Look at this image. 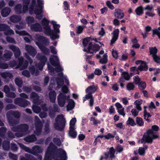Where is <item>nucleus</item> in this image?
<instances>
[{"instance_id": "60", "label": "nucleus", "mask_w": 160, "mask_h": 160, "mask_svg": "<svg viewBox=\"0 0 160 160\" xmlns=\"http://www.w3.org/2000/svg\"><path fill=\"white\" fill-rule=\"evenodd\" d=\"M128 99L127 97H124L121 98V101L123 104L125 105H127L128 104Z\"/></svg>"}, {"instance_id": "13", "label": "nucleus", "mask_w": 160, "mask_h": 160, "mask_svg": "<svg viewBox=\"0 0 160 160\" xmlns=\"http://www.w3.org/2000/svg\"><path fill=\"white\" fill-rule=\"evenodd\" d=\"M25 27V24L23 23H20L19 25H17L16 26V29H15V31L17 34L22 36H27L26 37H25L24 38V40L27 42H29L30 41V39L31 38V36L29 35L28 33L26 32L25 31H18V29L19 30Z\"/></svg>"}, {"instance_id": "45", "label": "nucleus", "mask_w": 160, "mask_h": 160, "mask_svg": "<svg viewBox=\"0 0 160 160\" xmlns=\"http://www.w3.org/2000/svg\"><path fill=\"white\" fill-rule=\"evenodd\" d=\"M114 153L115 151L113 148L112 147L110 148L107 158H114Z\"/></svg>"}, {"instance_id": "52", "label": "nucleus", "mask_w": 160, "mask_h": 160, "mask_svg": "<svg viewBox=\"0 0 160 160\" xmlns=\"http://www.w3.org/2000/svg\"><path fill=\"white\" fill-rule=\"evenodd\" d=\"M134 87L135 86L132 83H129L127 85L126 88L128 90L131 91L133 90Z\"/></svg>"}, {"instance_id": "32", "label": "nucleus", "mask_w": 160, "mask_h": 160, "mask_svg": "<svg viewBox=\"0 0 160 160\" xmlns=\"http://www.w3.org/2000/svg\"><path fill=\"white\" fill-rule=\"evenodd\" d=\"M11 12V9L8 7H6L3 9L1 12V15L4 17H7L10 14Z\"/></svg>"}, {"instance_id": "23", "label": "nucleus", "mask_w": 160, "mask_h": 160, "mask_svg": "<svg viewBox=\"0 0 160 160\" xmlns=\"http://www.w3.org/2000/svg\"><path fill=\"white\" fill-rule=\"evenodd\" d=\"M55 146L52 142L50 143L47 150L45 153L44 160H51L50 157L51 154V152L53 149L54 148Z\"/></svg>"}, {"instance_id": "63", "label": "nucleus", "mask_w": 160, "mask_h": 160, "mask_svg": "<svg viewBox=\"0 0 160 160\" xmlns=\"http://www.w3.org/2000/svg\"><path fill=\"white\" fill-rule=\"evenodd\" d=\"M25 157H22L20 159V160H32V157L28 155H25Z\"/></svg>"}, {"instance_id": "42", "label": "nucleus", "mask_w": 160, "mask_h": 160, "mask_svg": "<svg viewBox=\"0 0 160 160\" xmlns=\"http://www.w3.org/2000/svg\"><path fill=\"white\" fill-rule=\"evenodd\" d=\"M36 138L34 135H32L31 136H28L25 138L24 140L26 142H31L35 141Z\"/></svg>"}, {"instance_id": "6", "label": "nucleus", "mask_w": 160, "mask_h": 160, "mask_svg": "<svg viewBox=\"0 0 160 160\" xmlns=\"http://www.w3.org/2000/svg\"><path fill=\"white\" fill-rule=\"evenodd\" d=\"M91 39L90 38H87L83 39V43L84 47L83 51L87 52L88 53L92 54L95 53L99 49V47L97 44L92 45L90 42Z\"/></svg>"}, {"instance_id": "44", "label": "nucleus", "mask_w": 160, "mask_h": 160, "mask_svg": "<svg viewBox=\"0 0 160 160\" xmlns=\"http://www.w3.org/2000/svg\"><path fill=\"white\" fill-rule=\"evenodd\" d=\"M127 123L128 125H129L132 126H135L136 124L134 120L131 118H129L127 122Z\"/></svg>"}, {"instance_id": "2", "label": "nucleus", "mask_w": 160, "mask_h": 160, "mask_svg": "<svg viewBox=\"0 0 160 160\" xmlns=\"http://www.w3.org/2000/svg\"><path fill=\"white\" fill-rule=\"evenodd\" d=\"M37 3L35 0H32L29 8V13L32 14L33 12L36 15V17L41 19L43 17V3L42 0H37Z\"/></svg>"}, {"instance_id": "58", "label": "nucleus", "mask_w": 160, "mask_h": 160, "mask_svg": "<svg viewBox=\"0 0 160 160\" xmlns=\"http://www.w3.org/2000/svg\"><path fill=\"white\" fill-rule=\"evenodd\" d=\"M146 83L144 82H141L139 84L138 87L140 89L142 90L144 89L146 87Z\"/></svg>"}, {"instance_id": "46", "label": "nucleus", "mask_w": 160, "mask_h": 160, "mask_svg": "<svg viewBox=\"0 0 160 160\" xmlns=\"http://www.w3.org/2000/svg\"><path fill=\"white\" fill-rule=\"evenodd\" d=\"M136 14L138 15H141L143 13V10L142 6L138 7L135 10Z\"/></svg>"}, {"instance_id": "39", "label": "nucleus", "mask_w": 160, "mask_h": 160, "mask_svg": "<svg viewBox=\"0 0 160 160\" xmlns=\"http://www.w3.org/2000/svg\"><path fill=\"white\" fill-rule=\"evenodd\" d=\"M10 20L13 22H16L19 21L21 19V18L19 16L13 15L10 18Z\"/></svg>"}, {"instance_id": "8", "label": "nucleus", "mask_w": 160, "mask_h": 160, "mask_svg": "<svg viewBox=\"0 0 160 160\" xmlns=\"http://www.w3.org/2000/svg\"><path fill=\"white\" fill-rule=\"evenodd\" d=\"M50 62L52 66L57 67L56 68L54 69L52 66H50L48 63V68L50 71L49 72L51 75H53L54 71H56V72H59L63 70V69L59 65L58 58L57 56H53V57L50 58Z\"/></svg>"}, {"instance_id": "48", "label": "nucleus", "mask_w": 160, "mask_h": 160, "mask_svg": "<svg viewBox=\"0 0 160 160\" xmlns=\"http://www.w3.org/2000/svg\"><path fill=\"white\" fill-rule=\"evenodd\" d=\"M144 119L147 121L149 122L151 115H150L149 113L146 112V110H144Z\"/></svg>"}, {"instance_id": "24", "label": "nucleus", "mask_w": 160, "mask_h": 160, "mask_svg": "<svg viewBox=\"0 0 160 160\" xmlns=\"http://www.w3.org/2000/svg\"><path fill=\"white\" fill-rule=\"evenodd\" d=\"M25 49L28 54L33 57L35 56L37 52L36 50L30 45H26Z\"/></svg>"}, {"instance_id": "19", "label": "nucleus", "mask_w": 160, "mask_h": 160, "mask_svg": "<svg viewBox=\"0 0 160 160\" xmlns=\"http://www.w3.org/2000/svg\"><path fill=\"white\" fill-rule=\"evenodd\" d=\"M14 102L19 106L22 107H26L30 103L28 101L22 99L21 98H16Z\"/></svg>"}, {"instance_id": "64", "label": "nucleus", "mask_w": 160, "mask_h": 160, "mask_svg": "<svg viewBox=\"0 0 160 160\" xmlns=\"http://www.w3.org/2000/svg\"><path fill=\"white\" fill-rule=\"evenodd\" d=\"M133 79L135 84H138L140 83V79L138 76L134 77Z\"/></svg>"}, {"instance_id": "9", "label": "nucleus", "mask_w": 160, "mask_h": 160, "mask_svg": "<svg viewBox=\"0 0 160 160\" xmlns=\"http://www.w3.org/2000/svg\"><path fill=\"white\" fill-rule=\"evenodd\" d=\"M63 93H60L58 97V105L61 107H63L66 102V100L70 98L69 95L66 96L65 94L68 93V89L66 85H63L62 88Z\"/></svg>"}, {"instance_id": "25", "label": "nucleus", "mask_w": 160, "mask_h": 160, "mask_svg": "<svg viewBox=\"0 0 160 160\" xmlns=\"http://www.w3.org/2000/svg\"><path fill=\"white\" fill-rule=\"evenodd\" d=\"M136 63L137 64H140L138 68V70L140 71H146L148 69L147 66L144 62L141 60H137L136 61Z\"/></svg>"}, {"instance_id": "5", "label": "nucleus", "mask_w": 160, "mask_h": 160, "mask_svg": "<svg viewBox=\"0 0 160 160\" xmlns=\"http://www.w3.org/2000/svg\"><path fill=\"white\" fill-rule=\"evenodd\" d=\"M35 42L42 52L46 54L49 53V49L43 46V45H46L49 44V41L48 39L44 38L42 36L37 35Z\"/></svg>"}, {"instance_id": "22", "label": "nucleus", "mask_w": 160, "mask_h": 160, "mask_svg": "<svg viewBox=\"0 0 160 160\" xmlns=\"http://www.w3.org/2000/svg\"><path fill=\"white\" fill-rule=\"evenodd\" d=\"M5 54H4L3 56H2V52L0 51V59L8 61L9 60L12 55V53L8 50H6L5 51Z\"/></svg>"}, {"instance_id": "7", "label": "nucleus", "mask_w": 160, "mask_h": 160, "mask_svg": "<svg viewBox=\"0 0 160 160\" xmlns=\"http://www.w3.org/2000/svg\"><path fill=\"white\" fill-rule=\"evenodd\" d=\"M30 98V99L33 101L34 103V105L32 107V108L33 111L35 113H38L41 110V109L39 107L37 106V105H40L44 111H47L48 109L46 107V105H41L40 103H39L40 102V101L38 100V96L36 93L34 92L32 93Z\"/></svg>"}, {"instance_id": "31", "label": "nucleus", "mask_w": 160, "mask_h": 160, "mask_svg": "<svg viewBox=\"0 0 160 160\" xmlns=\"http://www.w3.org/2000/svg\"><path fill=\"white\" fill-rule=\"evenodd\" d=\"M32 30L35 31H42V28L40 25L38 23L32 25L31 26Z\"/></svg>"}, {"instance_id": "3", "label": "nucleus", "mask_w": 160, "mask_h": 160, "mask_svg": "<svg viewBox=\"0 0 160 160\" xmlns=\"http://www.w3.org/2000/svg\"><path fill=\"white\" fill-rule=\"evenodd\" d=\"M159 129L158 127L156 125H153L151 129L148 130L145 133L141 140L142 143L147 142L152 143L154 139H156L159 137L157 134L154 133L153 131H157Z\"/></svg>"}, {"instance_id": "57", "label": "nucleus", "mask_w": 160, "mask_h": 160, "mask_svg": "<svg viewBox=\"0 0 160 160\" xmlns=\"http://www.w3.org/2000/svg\"><path fill=\"white\" fill-rule=\"evenodd\" d=\"M137 109L135 108L132 109L131 111V112L132 115L134 117L137 116L138 113L139 111Z\"/></svg>"}, {"instance_id": "38", "label": "nucleus", "mask_w": 160, "mask_h": 160, "mask_svg": "<svg viewBox=\"0 0 160 160\" xmlns=\"http://www.w3.org/2000/svg\"><path fill=\"white\" fill-rule=\"evenodd\" d=\"M136 124L139 126H142L144 125V122L141 118L137 117L136 118Z\"/></svg>"}, {"instance_id": "35", "label": "nucleus", "mask_w": 160, "mask_h": 160, "mask_svg": "<svg viewBox=\"0 0 160 160\" xmlns=\"http://www.w3.org/2000/svg\"><path fill=\"white\" fill-rule=\"evenodd\" d=\"M75 128H69L68 134L72 138H75L77 135V132L75 130Z\"/></svg>"}, {"instance_id": "27", "label": "nucleus", "mask_w": 160, "mask_h": 160, "mask_svg": "<svg viewBox=\"0 0 160 160\" xmlns=\"http://www.w3.org/2000/svg\"><path fill=\"white\" fill-rule=\"evenodd\" d=\"M149 50L151 54L152 55V57L153 60L155 62H157L158 61V58H159L156 55L157 52V49L155 47H154V48H150Z\"/></svg>"}, {"instance_id": "62", "label": "nucleus", "mask_w": 160, "mask_h": 160, "mask_svg": "<svg viewBox=\"0 0 160 160\" xmlns=\"http://www.w3.org/2000/svg\"><path fill=\"white\" fill-rule=\"evenodd\" d=\"M91 98H93L92 94L88 93V94L86 95L85 97L83 98V102H84L86 99L90 98V99Z\"/></svg>"}, {"instance_id": "43", "label": "nucleus", "mask_w": 160, "mask_h": 160, "mask_svg": "<svg viewBox=\"0 0 160 160\" xmlns=\"http://www.w3.org/2000/svg\"><path fill=\"white\" fill-rule=\"evenodd\" d=\"M76 122V119L75 118H72L69 122V128H75V124Z\"/></svg>"}, {"instance_id": "29", "label": "nucleus", "mask_w": 160, "mask_h": 160, "mask_svg": "<svg viewBox=\"0 0 160 160\" xmlns=\"http://www.w3.org/2000/svg\"><path fill=\"white\" fill-rule=\"evenodd\" d=\"M10 48L14 52L15 56L16 57H17L19 56L20 54L19 48L13 45L9 46Z\"/></svg>"}, {"instance_id": "20", "label": "nucleus", "mask_w": 160, "mask_h": 160, "mask_svg": "<svg viewBox=\"0 0 160 160\" xmlns=\"http://www.w3.org/2000/svg\"><path fill=\"white\" fill-rule=\"evenodd\" d=\"M58 151L59 155L57 157H54V159L55 160H66L67 157L65 151L61 148L58 149Z\"/></svg>"}, {"instance_id": "61", "label": "nucleus", "mask_w": 160, "mask_h": 160, "mask_svg": "<svg viewBox=\"0 0 160 160\" xmlns=\"http://www.w3.org/2000/svg\"><path fill=\"white\" fill-rule=\"evenodd\" d=\"M53 142L57 145L60 146L61 145V141L60 139L58 138H55L53 139Z\"/></svg>"}, {"instance_id": "11", "label": "nucleus", "mask_w": 160, "mask_h": 160, "mask_svg": "<svg viewBox=\"0 0 160 160\" xmlns=\"http://www.w3.org/2000/svg\"><path fill=\"white\" fill-rule=\"evenodd\" d=\"M66 122V121L63 115H58L55 119L54 128L58 130H62L65 127Z\"/></svg>"}, {"instance_id": "51", "label": "nucleus", "mask_w": 160, "mask_h": 160, "mask_svg": "<svg viewBox=\"0 0 160 160\" xmlns=\"http://www.w3.org/2000/svg\"><path fill=\"white\" fill-rule=\"evenodd\" d=\"M147 149V147H145L144 148L140 147L138 149V153L141 155H143L145 154V150Z\"/></svg>"}, {"instance_id": "1", "label": "nucleus", "mask_w": 160, "mask_h": 160, "mask_svg": "<svg viewBox=\"0 0 160 160\" xmlns=\"http://www.w3.org/2000/svg\"><path fill=\"white\" fill-rule=\"evenodd\" d=\"M12 115L18 118L20 117V115L19 112H14L12 111H10L7 112V116L9 124L11 127L12 130L14 132H25L28 128V125L26 124H23L16 127L18 122L13 120L11 121L9 119V117Z\"/></svg>"}, {"instance_id": "14", "label": "nucleus", "mask_w": 160, "mask_h": 160, "mask_svg": "<svg viewBox=\"0 0 160 160\" xmlns=\"http://www.w3.org/2000/svg\"><path fill=\"white\" fill-rule=\"evenodd\" d=\"M30 0H23V7L22 5L18 4L15 7V10L16 12L18 13H25L28 10V5Z\"/></svg>"}, {"instance_id": "18", "label": "nucleus", "mask_w": 160, "mask_h": 160, "mask_svg": "<svg viewBox=\"0 0 160 160\" xmlns=\"http://www.w3.org/2000/svg\"><path fill=\"white\" fill-rule=\"evenodd\" d=\"M3 31L5 35H11L14 34V32L9 26L3 24H0V31Z\"/></svg>"}, {"instance_id": "37", "label": "nucleus", "mask_w": 160, "mask_h": 160, "mask_svg": "<svg viewBox=\"0 0 160 160\" xmlns=\"http://www.w3.org/2000/svg\"><path fill=\"white\" fill-rule=\"evenodd\" d=\"M56 94L54 91L51 92L49 94L50 101L52 102H54L56 99Z\"/></svg>"}, {"instance_id": "53", "label": "nucleus", "mask_w": 160, "mask_h": 160, "mask_svg": "<svg viewBox=\"0 0 160 160\" xmlns=\"http://www.w3.org/2000/svg\"><path fill=\"white\" fill-rule=\"evenodd\" d=\"M1 76L4 78H11L12 77V75L10 73L8 72H4L1 74Z\"/></svg>"}, {"instance_id": "33", "label": "nucleus", "mask_w": 160, "mask_h": 160, "mask_svg": "<svg viewBox=\"0 0 160 160\" xmlns=\"http://www.w3.org/2000/svg\"><path fill=\"white\" fill-rule=\"evenodd\" d=\"M96 90V87L94 85H92L88 88L86 90V92L87 93L92 94L94 93Z\"/></svg>"}, {"instance_id": "10", "label": "nucleus", "mask_w": 160, "mask_h": 160, "mask_svg": "<svg viewBox=\"0 0 160 160\" xmlns=\"http://www.w3.org/2000/svg\"><path fill=\"white\" fill-rule=\"evenodd\" d=\"M48 21L45 18L43 19L42 21V24L44 30V33L50 36L52 40L59 38L58 35L54 34L53 30L51 29L50 26L48 25Z\"/></svg>"}, {"instance_id": "17", "label": "nucleus", "mask_w": 160, "mask_h": 160, "mask_svg": "<svg viewBox=\"0 0 160 160\" xmlns=\"http://www.w3.org/2000/svg\"><path fill=\"white\" fill-rule=\"evenodd\" d=\"M58 76L60 77V78H58L57 80L58 88H60L62 85L63 84V79H64L65 83L68 85H69V82L68 81L67 77L66 76H63L62 73H60L59 74Z\"/></svg>"}, {"instance_id": "36", "label": "nucleus", "mask_w": 160, "mask_h": 160, "mask_svg": "<svg viewBox=\"0 0 160 160\" xmlns=\"http://www.w3.org/2000/svg\"><path fill=\"white\" fill-rule=\"evenodd\" d=\"M51 23L53 25L54 30L55 32L56 33H59V28L60 27V25L57 24L56 22L54 21H51Z\"/></svg>"}, {"instance_id": "28", "label": "nucleus", "mask_w": 160, "mask_h": 160, "mask_svg": "<svg viewBox=\"0 0 160 160\" xmlns=\"http://www.w3.org/2000/svg\"><path fill=\"white\" fill-rule=\"evenodd\" d=\"M115 16L118 18H122L124 16V14L122 11L120 9L116 8L115 9Z\"/></svg>"}, {"instance_id": "41", "label": "nucleus", "mask_w": 160, "mask_h": 160, "mask_svg": "<svg viewBox=\"0 0 160 160\" xmlns=\"http://www.w3.org/2000/svg\"><path fill=\"white\" fill-rule=\"evenodd\" d=\"M138 40L136 38L132 39L131 40V43L132 44V47L135 48H138L140 47V45L138 43Z\"/></svg>"}, {"instance_id": "12", "label": "nucleus", "mask_w": 160, "mask_h": 160, "mask_svg": "<svg viewBox=\"0 0 160 160\" xmlns=\"http://www.w3.org/2000/svg\"><path fill=\"white\" fill-rule=\"evenodd\" d=\"M19 145L21 148L24 150L25 151L34 155L41 152L43 150L42 148L38 145L34 146L32 148V149H31L25 146L22 144L19 143Z\"/></svg>"}, {"instance_id": "49", "label": "nucleus", "mask_w": 160, "mask_h": 160, "mask_svg": "<svg viewBox=\"0 0 160 160\" xmlns=\"http://www.w3.org/2000/svg\"><path fill=\"white\" fill-rule=\"evenodd\" d=\"M86 27L85 26H78L77 27V33L78 34H81L83 31L84 28Z\"/></svg>"}, {"instance_id": "40", "label": "nucleus", "mask_w": 160, "mask_h": 160, "mask_svg": "<svg viewBox=\"0 0 160 160\" xmlns=\"http://www.w3.org/2000/svg\"><path fill=\"white\" fill-rule=\"evenodd\" d=\"M108 56L106 54H104L103 55L102 57L99 58V62L102 64H105L108 61L107 59Z\"/></svg>"}, {"instance_id": "16", "label": "nucleus", "mask_w": 160, "mask_h": 160, "mask_svg": "<svg viewBox=\"0 0 160 160\" xmlns=\"http://www.w3.org/2000/svg\"><path fill=\"white\" fill-rule=\"evenodd\" d=\"M35 123L36 128L35 133L37 135H38L41 132L43 123L39 121V118L37 116H35Z\"/></svg>"}, {"instance_id": "47", "label": "nucleus", "mask_w": 160, "mask_h": 160, "mask_svg": "<svg viewBox=\"0 0 160 160\" xmlns=\"http://www.w3.org/2000/svg\"><path fill=\"white\" fill-rule=\"evenodd\" d=\"M53 107L54 108V111H50L49 112V116L51 118H53L54 117L55 112L57 111L58 109V107L56 104H54L53 105Z\"/></svg>"}, {"instance_id": "56", "label": "nucleus", "mask_w": 160, "mask_h": 160, "mask_svg": "<svg viewBox=\"0 0 160 160\" xmlns=\"http://www.w3.org/2000/svg\"><path fill=\"white\" fill-rule=\"evenodd\" d=\"M16 84L18 87H21L22 86V82L21 78H16L15 80Z\"/></svg>"}, {"instance_id": "34", "label": "nucleus", "mask_w": 160, "mask_h": 160, "mask_svg": "<svg viewBox=\"0 0 160 160\" xmlns=\"http://www.w3.org/2000/svg\"><path fill=\"white\" fill-rule=\"evenodd\" d=\"M67 100H66L67 101ZM68 100H69L68 105L67 106V110L68 111L72 109L74 107V102L72 99H69Z\"/></svg>"}, {"instance_id": "21", "label": "nucleus", "mask_w": 160, "mask_h": 160, "mask_svg": "<svg viewBox=\"0 0 160 160\" xmlns=\"http://www.w3.org/2000/svg\"><path fill=\"white\" fill-rule=\"evenodd\" d=\"M119 30L118 29H115L112 32V37L110 40V44L111 45L114 44L118 39L119 36Z\"/></svg>"}, {"instance_id": "4", "label": "nucleus", "mask_w": 160, "mask_h": 160, "mask_svg": "<svg viewBox=\"0 0 160 160\" xmlns=\"http://www.w3.org/2000/svg\"><path fill=\"white\" fill-rule=\"evenodd\" d=\"M36 57L38 60V62L40 63L38 65L35 64L36 69L33 66L30 67L29 68V70L31 73L33 74H35L36 76L38 74V69L42 70L47 60V58L44 56L39 53L37 54Z\"/></svg>"}, {"instance_id": "54", "label": "nucleus", "mask_w": 160, "mask_h": 160, "mask_svg": "<svg viewBox=\"0 0 160 160\" xmlns=\"http://www.w3.org/2000/svg\"><path fill=\"white\" fill-rule=\"evenodd\" d=\"M159 30H160V27H159L157 29H153L152 33L153 34H156L160 39V32L159 31Z\"/></svg>"}, {"instance_id": "15", "label": "nucleus", "mask_w": 160, "mask_h": 160, "mask_svg": "<svg viewBox=\"0 0 160 160\" xmlns=\"http://www.w3.org/2000/svg\"><path fill=\"white\" fill-rule=\"evenodd\" d=\"M28 66V63L27 62H24L22 57L19 59V62L18 64L15 61H13L10 65L12 67H15L16 68H19L20 70H22L26 68Z\"/></svg>"}, {"instance_id": "55", "label": "nucleus", "mask_w": 160, "mask_h": 160, "mask_svg": "<svg viewBox=\"0 0 160 160\" xmlns=\"http://www.w3.org/2000/svg\"><path fill=\"white\" fill-rule=\"evenodd\" d=\"M122 76L124 78V79L127 80H128L129 79L130 76L128 73L127 72H123L122 74Z\"/></svg>"}, {"instance_id": "50", "label": "nucleus", "mask_w": 160, "mask_h": 160, "mask_svg": "<svg viewBox=\"0 0 160 160\" xmlns=\"http://www.w3.org/2000/svg\"><path fill=\"white\" fill-rule=\"evenodd\" d=\"M3 149L6 150H9V142L8 141H5L3 143Z\"/></svg>"}, {"instance_id": "30", "label": "nucleus", "mask_w": 160, "mask_h": 160, "mask_svg": "<svg viewBox=\"0 0 160 160\" xmlns=\"http://www.w3.org/2000/svg\"><path fill=\"white\" fill-rule=\"evenodd\" d=\"M143 102L142 100L141 99H138L136 100L134 102V104L135 106V108L138 111H141L142 110V108L141 105L142 104Z\"/></svg>"}, {"instance_id": "59", "label": "nucleus", "mask_w": 160, "mask_h": 160, "mask_svg": "<svg viewBox=\"0 0 160 160\" xmlns=\"http://www.w3.org/2000/svg\"><path fill=\"white\" fill-rule=\"evenodd\" d=\"M27 22L28 25L30 24L34 21V18L32 17H29L27 18Z\"/></svg>"}, {"instance_id": "26", "label": "nucleus", "mask_w": 160, "mask_h": 160, "mask_svg": "<svg viewBox=\"0 0 160 160\" xmlns=\"http://www.w3.org/2000/svg\"><path fill=\"white\" fill-rule=\"evenodd\" d=\"M115 105L118 113L124 117L125 116V114L124 112V108L122 105L119 102L116 103Z\"/></svg>"}]
</instances>
